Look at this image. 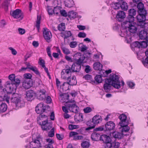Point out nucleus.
Masks as SVG:
<instances>
[{
    "instance_id": "1",
    "label": "nucleus",
    "mask_w": 148,
    "mask_h": 148,
    "mask_svg": "<svg viewBox=\"0 0 148 148\" xmlns=\"http://www.w3.org/2000/svg\"><path fill=\"white\" fill-rule=\"evenodd\" d=\"M112 86L118 89L121 87L119 77L114 73L110 75L109 78L105 79V83L103 84V88L106 92H108L110 90Z\"/></svg>"
},
{
    "instance_id": "2",
    "label": "nucleus",
    "mask_w": 148,
    "mask_h": 148,
    "mask_svg": "<svg viewBox=\"0 0 148 148\" xmlns=\"http://www.w3.org/2000/svg\"><path fill=\"white\" fill-rule=\"evenodd\" d=\"M100 140L105 143V148H118L120 144L119 142H116L115 140L113 141L106 135H101Z\"/></svg>"
},
{
    "instance_id": "3",
    "label": "nucleus",
    "mask_w": 148,
    "mask_h": 148,
    "mask_svg": "<svg viewBox=\"0 0 148 148\" xmlns=\"http://www.w3.org/2000/svg\"><path fill=\"white\" fill-rule=\"evenodd\" d=\"M85 59L84 55H80L79 58L76 62H74L71 66L72 72H79L81 69V65Z\"/></svg>"
},
{
    "instance_id": "4",
    "label": "nucleus",
    "mask_w": 148,
    "mask_h": 148,
    "mask_svg": "<svg viewBox=\"0 0 148 148\" xmlns=\"http://www.w3.org/2000/svg\"><path fill=\"white\" fill-rule=\"evenodd\" d=\"M12 102L15 104L17 107H21L24 106L25 102L21 100V95L17 93H14L11 99Z\"/></svg>"
},
{
    "instance_id": "5",
    "label": "nucleus",
    "mask_w": 148,
    "mask_h": 148,
    "mask_svg": "<svg viewBox=\"0 0 148 148\" xmlns=\"http://www.w3.org/2000/svg\"><path fill=\"white\" fill-rule=\"evenodd\" d=\"M67 107L69 110L73 113H77L79 110V107L76 105L75 101L69 100L66 103Z\"/></svg>"
},
{
    "instance_id": "6",
    "label": "nucleus",
    "mask_w": 148,
    "mask_h": 148,
    "mask_svg": "<svg viewBox=\"0 0 148 148\" xmlns=\"http://www.w3.org/2000/svg\"><path fill=\"white\" fill-rule=\"evenodd\" d=\"M139 14L137 16V18L138 22V25L142 27H144L146 20V15L147 14V12H138Z\"/></svg>"
},
{
    "instance_id": "7",
    "label": "nucleus",
    "mask_w": 148,
    "mask_h": 148,
    "mask_svg": "<svg viewBox=\"0 0 148 148\" xmlns=\"http://www.w3.org/2000/svg\"><path fill=\"white\" fill-rule=\"evenodd\" d=\"M0 98L2 101H5L7 103H9L10 96L6 90L2 86H0Z\"/></svg>"
},
{
    "instance_id": "8",
    "label": "nucleus",
    "mask_w": 148,
    "mask_h": 148,
    "mask_svg": "<svg viewBox=\"0 0 148 148\" xmlns=\"http://www.w3.org/2000/svg\"><path fill=\"white\" fill-rule=\"evenodd\" d=\"M138 25L136 23L128 24V25H125L122 26L123 28L128 29L129 31L132 34L136 33L138 30Z\"/></svg>"
},
{
    "instance_id": "9",
    "label": "nucleus",
    "mask_w": 148,
    "mask_h": 148,
    "mask_svg": "<svg viewBox=\"0 0 148 148\" xmlns=\"http://www.w3.org/2000/svg\"><path fill=\"white\" fill-rule=\"evenodd\" d=\"M10 14L14 18L18 19L20 18V19L22 20L24 17V15L21 10L19 9H17L13 11H11Z\"/></svg>"
},
{
    "instance_id": "10",
    "label": "nucleus",
    "mask_w": 148,
    "mask_h": 148,
    "mask_svg": "<svg viewBox=\"0 0 148 148\" xmlns=\"http://www.w3.org/2000/svg\"><path fill=\"white\" fill-rule=\"evenodd\" d=\"M42 141V138L41 136L38 135L34 139L32 138V141L31 143L34 144V145L35 147L39 148L42 147L41 143Z\"/></svg>"
},
{
    "instance_id": "11",
    "label": "nucleus",
    "mask_w": 148,
    "mask_h": 148,
    "mask_svg": "<svg viewBox=\"0 0 148 148\" xmlns=\"http://www.w3.org/2000/svg\"><path fill=\"white\" fill-rule=\"evenodd\" d=\"M43 36L45 40L48 42L50 41V39L52 38L51 33L47 28H44Z\"/></svg>"
},
{
    "instance_id": "12",
    "label": "nucleus",
    "mask_w": 148,
    "mask_h": 148,
    "mask_svg": "<svg viewBox=\"0 0 148 148\" xmlns=\"http://www.w3.org/2000/svg\"><path fill=\"white\" fill-rule=\"evenodd\" d=\"M35 111L38 114H40L43 113L45 112L46 108L45 106H44L43 103L41 102L38 104L37 106L36 107Z\"/></svg>"
},
{
    "instance_id": "13",
    "label": "nucleus",
    "mask_w": 148,
    "mask_h": 148,
    "mask_svg": "<svg viewBox=\"0 0 148 148\" xmlns=\"http://www.w3.org/2000/svg\"><path fill=\"white\" fill-rule=\"evenodd\" d=\"M134 17L132 15H128L126 18L125 20L122 23V26L125 25H128V24L134 23Z\"/></svg>"
},
{
    "instance_id": "14",
    "label": "nucleus",
    "mask_w": 148,
    "mask_h": 148,
    "mask_svg": "<svg viewBox=\"0 0 148 148\" xmlns=\"http://www.w3.org/2000/svg\"><path fill=\"white\" fill-rule=\"evenodd\" d=\"M8 78L11 81V83L14 84L15 85H19L20 82V80L18 77L16 78L14 74H12L9 76Z\"/></svg>"
},
{
    "instance_id": "15",
    "label": "nucleus",
    "mask_w": 148,
    "mask_h": 148,
    "mask_svg": "<svg viewBox=\"0 0 148 148\" xmlns=\"http://www.w3.org/2000/svg\"><path fill=\"white\" fill-rule=\"evenodd\" d=\"M115 127L114 123L110 121L107 122L105 125V129L106 131H110L114 129Z\"/></svg>"
},
{
    "instance_id": "16",
    "label": "nucleus",
    "mask_w": 148,
    "mask_h": 148,
    "mask_svg": "<svg viewBox=\"0 0 148 148\" xmlns=\"http://www.w3.org/2000/svg\"><path fill=\"white\" fill-rule=\"evenodd\" d=\"M119 118L120 120L119 125L122 124V125L123 124L125 123L127 124V123H130V119H128L127 118L126 115L123 114H121L119 116Z\"/></svg>"
},
{
    "instance_id": "17",
    "label": "nucleus",
    "mask_w": 148,
    "mask_h": 148,
    "mask_svg": "<svg viewBox=\"0 0 148 148\" xmlns=\"http://www.w3.org/2000/svg\"><path fill=\"white\" fill-rule=\"evenodd\" d=\"M123 134L121 132L114 131L112 133V138H114L113 141L115 140L116 142V140L121 139L123 138Z\"/></svg>"
},
{
    "instance_id": "18",
    "label": "nucleus",
    "mask_w": 148,
    "mask_h": 148,
    "mask_svg": "<svg viewBox=\"0 0 148 148\" xmlns=\"http://www.w3.org/2000/svg\"><path fill=\"white\" fill-rule=\"evenodd\" d=\"M43 130H47L51 128V124L48 122V121H43L42 123L40 125Z\"/></svg>"
},
{
    "instance_id": "19",
    "label": "nucleus",
    "mask_w": 148,
    "mask_h": 148,
    "mask_svg": "<svg viewBox=\"0 0 148 148\" xmlns=\"http://www.w3.org/2000/svg\"><path fill=\"white\" fill-rule=\"evenodd\" d=\"M36 95V93L33 90H29L26 92V99L28 101H31L33 99L34 97Z\"/></svg>"
},
{
    "instance_id": "20",
    "label": "nucleus",
    "mask_w": 148,
    "mask_h": 148,
    "mask_svg": "<svg viewBox=\"0 0 148 148\" xmlns=\"http://www.w3.org/2000/svg\"><path fill=\"white\" fill-rule=\"evenodd\" d=\"M33 84V80H23L22 86L25 88H29L32 86Z\"/></svg>"
},
{
    "instance_id": "21",
    "label": "nucleus",
    "mask_w": 148,
    "mask_h": 148,
    "mask_svg": "<svg viewBox=\"0 0 148 148\" xmlns=\"http://www.w3.org/2000/svg\"><path fill=\"white\" fill-rule=\"evenodd\" d=\"M37 121L39 125H41L42 121H48L47 116L43 113L40 114L37 117Z\"/></svg>"
},
{
    "instance_id": "22",
    "label": "nucleus",
    "mask_w": 148,
    "mask_h": 148,
    "mask_svg": "<svg viewBox=\"0 0 148 148\" xmlns=\"http://www.w3.org/2000/svg\"><path fill=\"white\" fill-rule=\"evenodd\" d=\"M125 16V12L121 11H119L116 16V19L120 22L122 21Z\"/></svg>"
},
{
    "instance_id": "23",
    "label": "nucleus",
    "mask_w": 148,
    "mask_h": 148,
    "mask_svg": "<svg viewBox=\"0 0 148 148\" xmlns=\"http://www.w3.org/2000/svg\"><path fill=\"white\" fill-rule=\"evenodd\" d=\"M46 91L44 89H41L40 90L37 98L39 100H43L46 98L45 93Z\"/></svg>"
},
{
    "instance_id": "24",
    "label": "nucleus",
    "mask_w": 148,
    "mask_h": 148,
    "mask_svg": "<svg viewBox=\"0 0 148 148\" xmlns=\"http://www.w3.org/2000/svg\"><path fill=\"white\" fill-rule=\"evenodd\" d=\"M129 123H127V124L125 123L123 124L122 125V124L119 125L121 127H119V128H121V132L122 133L124 132H126L129 130L130 128L128 126Z\"/></svg>"
},
{
    "instance_id": "25",
    "label": "nucleus",
    "mask_w": 148,
    "mask_h": 148,
    "mask_svg": "<svg viewBox=\"0 0 148 148\" xmlns=\"http://www.w3.org/2000/svg\"><path fill=\"white\" fill-rule=\"evenodd\" d=\"M6 90H9L10 91H8L9 95L12 93V91L14 89V88L13 87V85L14 84L10 83V82H7L6 83Z\"/></svg>"
},
{
    "instance_id": "26",
    "label": "nucleus",
    "mask_w": 148,
    "mask_h": 148,
    "mask_svg": "<svg viewBox=\"0 0 148 148\" xmlns=\"http://www.w3.org/2000/svg\"><path fill=\"white\" fill-rule=\"evenodd\" d=\"M147 33V32L146 31L144 30H141L139 34V38L141 39H145V40H147L148 36Z\"/></svg>"
},
{
    "instance_id": "27",
    "label": "nucleus",
    "mask_w": 148,
    "mask_h": 148,
    "mask_svg": "<svg viewBox=\"0 0 148 148\" xmlns=\"http://www.w3.org/2000/svg\"><path fill=\"white\" fill-rule=\"evenodd\" d=\"M92 120L94 123L97 125L102 121V119L101 116L96 115L93 117Z\"/></svg>"
},
{
    "instance_id": "28",
    "label": "nucleus",
    "mask_w": 148,
    "mask_h": 148,
    "mask_svg": "<svg viewBox=\"0 0 148 148\" xmlns=\"http://www.w3.org/2000/svg\"><path fill=\"white\" fill-rule=\"evenodd\" d=\"M69 86L68 85L67 83L64 82L62 85L60 86V91L62 92H65L68 90H69Z\"/></svg>"
},
{
    "instance_id": "29",
    "label": "nucleus",
    "mask_w": 148,
    "mask_h": 148,
    "mask_svg": "<svg viewBox=\"0 0 148 148\" xmlns=\"http://www.w3.org/2000/svg\"><path fill=\"white\" fill-rule=\"evenodd\" d=\"M63 32L60 33L61 36L62 37H64V39H67L71 36L72 34L70 31H64Z\"/></svg>"
},
{
    "instance_id": "30",
    "label": "nucleus",
    "mask_w": 148,
    "mask_h": 148,
    "mask_svg": "<svg viewBox=\"0 0 148 148\" xmlns=\"http://www.w3.org/2000/svg\"><path fill=\"white\" fill-rule=\"evenodd\" d=\"M100 134L96 132H94L92 133L91 135V138L94 141H97L100 140Z\"/></svg>"
},
{
    "instance_id": "31",
    "label": "nucleus",
    "mask_w": 148,
    "mask_h": 148,
    "mask_svg": "<svg viewBox=\"0 0 148 148\" xmlns=\"http://www.w3.org/2000/svg\"><path fill=\"white\" fill-rule=\"evenodd\" d=\"M103 67L102 65L99 62H95L93 65L94 69L96 70H99V72L102 70Z\"/></svg>"
},
{
    "instance_id": "32",
    "label": "nucleus",
    "mask_w": 148,
    "mask_h": 148,
    "mask_svg": "<svg viewBox=\"0 0 148 148\" xmlns=\"http://www.w3.org/2000/svg\"><path fill=\"white\" fill-rule=\"evenodd\" d=\"M74 119L76 121L78 122L82 121L83 120V115L82 113L77 114L75 115Z\"/></svg>"
},
{
    "instance_id": "33",
    "label": "nucleus",
    "mask_w": 148,
    "mask_h": 148,
    "mask_svg": "<svg viewBox=\"0 0 148 148\" xmlns=\"http://www.w3.org/2000/svg\"><path fill=\"white\" fill-rule=\"evenodd\" d=\"M137 8L138 9V12H147L144 8V5L142 2L139 3L137 5Z\"/></svg>"
},
{
    "instance_id": "34",
    "label": "nucleus",
    "mask_w": 148,
    "mask_h": 148,
    "mask_svg": "<svg viewBox=\"0 0 148 148\" xmlns=\"http://www.w3.org/2000/svg\"><path fill=\"white\" fill-rule=\"evenodd\" d=\"M119 3L120 4V7H121L122 10L124 11L127 10L128 9V6L127 3L123 1V0L122 1H120Z\"/></svg>"
},
{
    "instance_id": "35",
    "label": "nucleus",
    "mask_w": 148,
    "mask_h": 148,
    "mask_svg": "<svg viewBox=\"0 0 148 148\" xmlns=\"http://www.w3.org/2000/svg\"><path fill=\"white\" fill-rule=\"evenodd\" d=\"M64 3L66 6L69 8L72 7L74 5V2L73 0H66L64 1Z\"/></svg>"
},
{
    "instance_id": "36",
    "label": "nucleus",
    "mask_w": 148,
    "mask_h": 148,
    "mask_svg": "<svg viewBox=\"0 0 148 148\" xmlns=\"http://www.w3.org/2000/svg\"><path fill=\"white\" fill-rule=\"evenodd\" d=\"M8 107L6 103H2L0 104V113H3L5 112L7 109Z\"/></svg>"
},
{
    "instance_id": "37",
    "label": "nucleus",
    "mask_w": 148,
    "mask_h": 148,
    "mask_svg": "<svg viewBox=\"0 0 148 148\" xmlns=\"http://www.w3.org/2000/svg\"><path fill=\"white\" fill-rule=\"evenodd\" d=\"M87 124L89 126V127L86 128V130H87L94 128L96 125L94 123L92 120V121H88L87 122Z\"/></svg>"
},
{
    "instance_id": "38",
    "label": "nucleus",
    "mask_w": 148,
    "mask_h": 148,
    "mask_svg": "<svg viewBox=\"0 0 148 148\" xmlns=\"http://www.w3.org/2000/svg\"><path fill=\"white\" fill-rule=\"evenodd\" d=\"M112 71L111 69H109L106 71L102 70L100 71V72H99V73L102 75V77H106Z\"/></svg>"
},
{
    "instance_id": "39",
    "label": "nucleus",
    "mask_w": 148,
    "mask_h": 148,
    "mask_svg": "<svg viewBox=\"0 0 148 148\" xmlns=\"http://www.w3.org/2000/svg\"><path fill=\"white\" fill-rule=\"evenodd\" d=\"M77 13L73 11H69L68 12V16L71 19H74L77 17Z\"/></svg>"
},
{
    "instance_id": "40",
    "label": "nucleus",
    "mask_w": 148,
    "mask_h": 148,
    "mask_svg": "<svg viewBox=\"0 0 148 148\" xmlns=\"http://www.w3.org/2000/svg\"><path fill=\"white\" fill-rule=\"evenodd\" d=\"M32 77V75L29 73H26L24 74L23 78V80H33L31 79Z\"/></svg>"
},
{
    "instance_id": "41",
    "label": "nucleus",
    "mask_w": 148,
    "mask_h": 148,
    "mask_svg": "<svg viewBox=\"0 0 148 148\" xmlns=\"http://www.w3.org/2000/svg\"><path fill=\"white\" fill-rule=\"evenodd\" d=\"M41 17L40 16H39L38 15H37V21H36V26L37 27L38 32H39V29L40 27V20H41Z\"/></svg>"
},
{
    "instance_id": "42",
    "label": "nucleus",
    "mask_w": 148,
    "mask_h": 148,
    "mask_svg": "<svg viewBox=\"0 0 148 148\" xmlns=\"http://www.w3.org/2000/svg\"><path fill=\"white\" fill-rule=\"evenodd\" d=\"M136 11L134 8H131L128 10V15H132L134 17L136 14Z\"/></svg>"
},
{
    "instance_id": "43",
    "label": "nucleus",
    "mask_w": 148,
    "mask_h": 148,
    "mask_svg": "<svg viewBox=\"0 0 148 148\" xmlns=\"http://www.w3.org/2000/svg\"><path fill=\"white\" fill-rule=\"evenodd\" d=\"M65 29V26L64 23H62L58 26V29L60 31H64Z\"/></svg>"
},
{
    "instance_id": "44",
    "label": "nucleus",
    "mask_w": 148,
    "mask_h": 148,
    "mask_svg": "<svg viewBox=\"0 0 148 148\" xmlns=\"http://www.w3.org/2000/svg\"><path fill=\"white\" fill-rule=\"evenodd\" d=\"M102 77L101 75H97L95 77V81L98 83H100L102 82V79L101 77Z\"/></svg>"
},
{
    "instance_id": "45",
    "label": "nucleus",
    "mask_w": 148,
    "mask_h": 148,
    "mask_svg": "<svg viewBox=\"0 0 148 148\" xmlns=\"http://www.w3.org/2000/svg\"><path fill=\"white\" fill-rule=\"evenodd\" d=\"M133 47L137 48H140L141 47V45L140 42L138 41H135L132 44Z\"/></svg>"
},
{
    "instance_id": "46",
    "label": "nucleus",
    "mask_w": 148,
    "mask_h": 148,
    "mask_svg": "<svg viewBox=\"0 0 148 148\" xmlns=\"http://www.w3.org/2000/svg\"><path fill=\"white\" fill-rule=\"evenodd\" d=\"M82 147L84 148H88L90 145V144L89 142L84 141L81 144Z\"/></svg>"
},
{
    "instance_id": "47",
    "label": "nucleus",
    "mask_w": 148,
    "mask_h": 148,
    "mask_svg": "<svg viewBox=\"0 0 148 148\" xmlns=\"http://www.w3.org/2000/svg\"><path fill=\"white\" fill-rule=\"evenodd\" d=\"M30 69L34 72L36 75H40V72L35 66H33V67L30 68Z\"/></svg>"
},
{
    "instance_id": "48",
    "label": "nucleus",
    "mask_w": 148,
    "mask_h": 148,
    "mask_svg": "<svg viewBox=\"0 0 148 148\" xmlns=\"http://www.w3.org/2000/svg\"><path fill=\"white\" fill-rule=\"evenodd\" d=\"M145 53L147 57L145 58V60L142 61L144 65L145 64H148V48L147 50L145 51Z\"/></svg>"
},
{
    "instance_id": "49",
    "label": "nucleus",
    "mask_w": 148,
    "mask_h": 148,
    "mask_svg": "<svg viewBox=\"0 0 148 148\" xmlns=\"http://www.w3.org/2000/svg\"><path fill=\"white\" fill-rule=\"evenodd\" d=\"M147 43H148V42L147 40H146L145 41H142L140 42V44L141 45L140 48H146L148 45Z\"/></svg>"
},
{
    "instance_id": "50",
    "label": "nucleus",
    "mask_w": 148,
    "mask_h": 148,
    "mask_svg": "<svg viewBox=\"0 0 148 148\" xmlns=\"http://www.w3.org/2000/svg\"><path fill=\"white\" fill-rule=\"evenodd\" d=\"M55 128H52L48 133V136L50 137H53L54 135Z\"/></svg>"
},
{
    "instance_id": "51",
    "label": "nucleus",
    "mask_w": 148,
    "mask_h": 148,
    "mask_svg": "<svg viewBox=\"0 0 148 148\" xmlns=\"http://www.w3.org/2000/svg\"><path fill=\"white\" fill-rule=\"evenodd\" d=\"M38 64L41 66L42 67H44V66H45V61L42 59L41 58H40L39 59V61H38Z\"/></svg>"
},
{
    "instance_id": "52",
    "label": "nucleus",
    "mask_w": 148,
    "mask_h": 148,
    "mask_svg": "<svg viewBox=\"0 0 148 148\" xmlns=\"http://www.w3.org/2000/svg\"><path fill=\"white\" fill-rule=\"evenodd\" d=\"M92 110V109L90 107H87L84 109L83 111L85 113H87L90 112Z\"/></svg>"
},
{
    "instance_id": "53",
    "label": "nucleus",
    "mask_w": 148,
    "mask_h": 148,
    "mask_svg": "<svg viewBox=\"0 0 148 148\" xmlns=\"http://www.w3.org/2000/svg\"><path fill=\"white\" fill-rule=\"evenodd\" d=\"M60 9L57 7H55L54 8V13L56 14V15H58L59 12L60 13Z\"/></svg>"
},
{
    "instance_id": "54",
    "label": "nucleus",
    "mask_w": 148,
    "mask_h": 148,
    "mask_svg": "<svg viewBox=\"0 0 148 148\" xmlns=\"http://www.w3.org/2000/svg\"><path fill=\"white\" fill-rule=\"evenodd\" d=\"M34 83H36V85L37 86H39L42 84L41 80L38 78L36 79L34 81Z\"/></svg>"
},
{
    "instance_id": "55",
    "label": "nucleus",
    "mask_w": 148,
    "mask_h": 148,
    "mask_svg": "<svg viewBox=\"0 0 148 148\" xmlns=\"http://www.w3.org/2000/svg\"><path fill=\"white\" fill-rule=\"evenodd\" d=\"M62 49L63 52L66 54H69L70 53V51L68 49L65 47H63L62 48Z\"/></svg>"
},
{
    "instance_id": "56",
    "label": "nucleus",
    "mask_w": 148,
    "mask_h": 148,
    "mask_svg": "<svg viewBox=\"0 0 148 148\" xmlns=\"http://www.w3.org/2000/svg\"><path fill=\"white\" fill-rule=\"evenodd\" d=\"M47 11L49 15H52L54 13V9L50 7H48Z\"/></svg>"
},
{
    "instance_id": "57",
    "label": "nucleus",
    "mask_w": 148,
    "mask_h": 148,
    "mask_svg": "<svg viewBox=\"0 0 148 148\" xmlns=\"http://www.w3.org/2000/svg\"><path fill=\"white\" fill-rule=\"evenodd\" d=\"M77 43L76 42L73 41L70 42L69 45L72 48H74L77 45Z\"/></svg>"
},
{
    "instance_id": "58",
    "label": "nucleus",
    "mask_w": 148,
    "mask_h": 148,
    "mask_svg": "<svg viewBox=\"0 0 148 148\" xmlns=\"http://www.w3.org/2000/svg\"><path fill=\"white\" fill-rule=\"evenodd\" d=\"M103 130L106 131L105 127H103L102 126L97 127L94 129L95 131H102Z\"/></svg>"
},
{
    "instance_id": "59",
    "label": "nucleus",
    "mask_w": 148,
    "mask_h": 148,
    "mask_svg": "<svg viewBox=\"0 0 148 148\" xmlns=\"http://www.w3.org/2000/svg\"><path fill=\"white\" fill-rule=\"evenodd\" d=\"M119 3H120V2L116 3L114 4V5L113 6V8L114 9L118 10L119 8L121 6V5H120V4Z\"/></svg>"
},
{
    "instance_id": "60",
    "label": "nucleus",
    "mask_w": 148,
    "mask_h": 148,
    "mask_svg": "<svg viewBox=\"0 0 148 148\" xmlns=\"http://www.w3.org/2000/svg\"><path fill=\"white\" fill-rule=\"evenodd\" d=\"M60 13L62 16L64 17H66L68 16V14H67V13L64 10H60Z\"/></svg>"
},
{
    "instance_id": "61",
    "label": "nucleus",
    "mask_w": 148,
    "mask_h": 148,
    "mask_svg": "<svg viewBox=\"0 0 148 148\" xmlns=\"http://www.w3.org/2000/svg\"><path fill=\"white\" fill-rule=\"evenodd\" d=\"M78 36L80 38H85L86 36V34L84 32H80L79 33Z\"/></svg>"
},
{
    "instance_id": "62",
    "label": "nucleus",
    "mask_w": 148,
    "mask_h": 148,
    "mask_svg": "<svg viewBox=\"0 0 148 148\" xmlns=\"http://www.w3.org/2000/svg\"><path fill=\"white\" fill-rule=\"evenodd\" d=\"M77 126H78V125L70 124L69 126V128L70 130H72L74 129L77 128Z\"/></svg>"
},
{
    "instance_id": "63",
    "label": "nucleus",
    "mask_w": 148,
    "mask_h": 148,
    "mask_svg": "<svg viewBox=\"0 0 148 148\" xmlns=\"http://www.w3.org/2000/svg\"><path fill=\"white\" fill-rule=\"evenodd\" d=\"M128 86L131 88H133V87L135 85V84L131 82H128L127 83Z\"/></svg>"
},
{
    "instance_id": "64",
    "label": "nucleus",
    "mask_w": 148,
    "mask_h": 148,
    "mask_svg": "<svg viewBox=\"0 0 148 148\" xmlns=\"http://www.w3.org/2000/svg\"><path fill=\"white\" fill-rule=\"evenodd\" d=\"M83 137L82 136H78L76 135L74 136L73 139L74 140H78L83 139Z\"/></svg>"
}]
</instances>
